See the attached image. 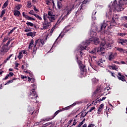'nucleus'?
Wrapping results in <instances>:
<instances>
[{
  "label": "nucleus",
  "mask_w": 127,
  "mask_h": 127,
  "mask_svg": "<svg viewBox=\"0 0 127 127\" xmlns=\"http://www.w3.org/2000/svg\"><path fill=\"white\" fill-rule=\"evenodd\" d=\"M22 15L23 16V17H25V18H27V15L25 14V12H22Z\"/></svg>",
  "instance_id": "603ef678"
},
{
  "label": "nucleus",
  "mask_w": 127,
  "mask_h": 127,
  "mask_svg": "<svg viewBox=\"0 0 127 127\" xmlns=\"http://www.w3.org/2000/svg\"><path fill=\"white\" fill-rule=\"evenodd\" d=\"M76 125H77V122H76V120H74V122L72 124V126H76Z\"/></svg>",
  "instance_id": "69168bd1"
},
{
  "label": "nucleus",
  "mask_w": 127,
  "mask_h": 127,
  "mask_svg": "<svg viewBox=\"0 0 127 127\" xmlns=\"http://www.w3.org/2000/svg\"><path fill=\"white\" fill-rule=\"evenodd\" d=\"M92 126H95L93 124H89L87 127H92Z\"/></svg>",
  "instance_id": "774afa93"
},
{
  "label": "nucleus",
  "mask_w": 127,
  "mask_h": 127,
  "mask_svg": "<svg viewBox=\"0 0 127 127\" xmlns=\"http://www.w3.org/2000/svg\"><path fill=\"white\" fill-rule=\"evenodd\" d=\"M28 111L29 113H30L29 114H31V113H32V112H33L34 111V108L33 107H29L28 108Z\"/></svg>",
  "instance_id": "a878e982"
},
{
  "label": "nucleus",
  "mask_w": 127,
  "mask_h": 127,
  "mask_svg": "<svg viewBox=\"0 0 127 127\" xmlns=\"http://www.w3.org/2000/svg\"><path fill=\"white\" fill-rule=\"evenodd\" d=\"M40 40H37L35 41V44L34 45V48L33 49V53H34V54H36V51L37 50L38 48H39V47H40Z\"/></svg>",
  "instance_id": "9b49d317"
},
{
  "label": "nucleus",
  "mask_w": 127,
  "mask_h": 127,
  "mask_svg": "<svg viewBox=\"0 0 127 127\" xmlns=\"http://www.w3.org/2000/svg\"><path fill=\"white\" fill-rule=\"evenodd\" d=\"M96 13H97V11H96V10H94L92 14V18L93 20H96V16H95V15H96Z\"/></svg>",
  "instance_id": "412c9836"
},
{
  "label": "nucleus",
  "mask_w": 127,
  "mask_h": 127,
  "mask_svg": "<svg viewBox=\"0 0 127 127\" xmlns=\"http://www.w3.org/2000/svg\"><path fill=\"white\" fill-rule=\"evenodd\" d=\"M88 114V112H87L85 114H84V113L81 112V117H82V118H85V117H86V116H87Z\"/></svg>",
  "instance_id": "8fccbe9b"
},
{
  "label": "nucleus",
  "mask_w": 127,
  "mask_h": 127,
  "mask_svg": "<svg viewBox=\"0 0 127 127\" xmlns=\"http://www.w3.org/2000/svg\"><path fill=\"white\" fill-rule=\"evenodd\" d=\"M37 111H33L32 113H31V115H34V116H36L37 115Z\"/></svg>",
  "instance_id": "a19ab883"
},
{
  "label": "nucleus",
  "mask_w": 127,
  "mask_h": 127,
  "mask_svg": "<svg viewBox=\"0 0 127 127\" xmlns=\"http://www.w3.org/2000/svg\"><path fill=\"white\" fill-rule=\"evenodd\" d=\"M27 6H28L29 8H30L31 6H32V5H31V1H28L27 2Z\"/></svg>",
  "instance_id": "58836bf2"
},
{
  "label": "nucleus",
  "mask_w": 127,
  "mask_h": 127,
  "mask_svg": "<svg viewBox=\"0 0 127 127\" xmlns=\"http://www.w3.org/2000/svg\"><path fill=\"white\" fill-rule=\"evenodd\" d=\"M52 0H45V1H46V4L47 5H49V4L50 3H51V2H50V1H51Z\"/></svg>",
  "instance_id": "49530a36"
},
{
  "label": "nucleus",
  "mask_w": 127,
  "mask_h": 127,
  "mask_svg": "<svg viewBox=\"0 0 127 127\" xmlns=\"http://www.w3.org/2000/svg\"><path fill=\"white\" fill-rule=\"evenodd\" d=\"M99 51H100L99 48H95L90 52V53H91V54H97V53H99Z\"/></svg>",
  "instance_id": "6ab92c4d"
},
{
  "label": "nucleus",
  "mask_w": 127,
  "mask_h": 127,
  "mask_svg": "<svg viewBox=\"0 0 127 127\" xmlns=\"http://www.w3.org/2000/svg\"><path fill=\"white\" fill-rule=\"evenodd\" d=\"M13 82V80H9L7 83H6L4 84V86H5V85H9V83H12Z\"/></svg>",
  "instance_id": "c03bdc74"
},
{
  "label": "nucleus",
  "mask_w": 127,
  "mask_h": 127,
  "mask_svg": "<svg viewBox=\"0 0 127 127\" xmlns=\"http://www.w3.org/2000/svg\"><path fill=\"white\" fill-rule=\"evenodd\" d=\"M8 77H9V75L7 74L5 77V78H3L2 80H6Z\"/></svg>",
  "instance_id": "e2e57ef3"
},
{
  "label": "nucleus",
  "mask_w": 127,
  "mask_h": 127,
  "mask_svg": "<svg viewBox=\"0 0 127 127\" xmlns=\"http://www.w3.org/2000/svg\"><path fill=\"white\" fill-rule=\"evenodd\" d=\"M52 123L51 122H49L48 123H46L45 124H44V126H45V127H48V126H49L50 125H52Z\"/></svg>",
  "instance_id": "3c124183"
},
{
  "label": "nucleus",
  "mask_w": 127,
  "mask_h": 127,
  "mask_svg": "<svg viewBox=\"0 0 127 127\" xmlns=\"http://www.w3.org/2000/svg\"><path fill=\"white\" fill-rule=\"evenodd\" d=\"M57 6L59 9H61V8H62V3L59 1H58Z\"/></svg>",
  "instance_id": "b1692460"
},
{
  "label": "nucleus",
  "mask_w": 127,
  "mask_h": 127,
  "mask_svg": "<svg viewBox=\"0 0 127 127\" xmlns=\"http://www.w3.org/2000/svg\"><path fill=\"white\" fill-rule=\"evenodd\" d=\"M116 58V56L113 53H110V55H109L108 60L109 61H113L114 59Z\"/></svg>",
  "instance_id": "f3484780"
},
{
  "label": "nucleus",
  "mask_w": 127,
  "mask_h": 127,
  "mask_svg": "<svg viewBox=\"0 0 127 127\" xmlns=\"http://www.w3.org/2000/svg\"><path fill=\"white\" fill-rule=\"evenodd\" d=\"M27 36H30L31 37H34L36 35V32H30L26 34Z\"/></svg>",
  "instance_id": "aec40b11"
},
{
  "label": "nucleus",
  "mask_w": 127,
  "mask_h": 127,
  "mask_svg": "<svg viewBox=\"0 0 127 127\" xmlns=\"http://www.w3.org/2000/svg\"><path fill=\"white\" fill-rule=\"evenodd\" d=\"M20 77H21V79H26V78H27V77H26V76H25V75H21V76H20Z\"/></svg>",
  "instance_id": "4d7b16f0"
},
{
  "label": "nucleus",
  "mask_w": 127,
  "mask_h": 127,
  "mask_svg": "<svg viewBox=\"0 0 127 127\" xmlns=\"http://www.w3.org/2000/svg\"><path fill=\"white\" fill-rule=\"evenodd\" d=\"M112 18H114L115 19H119V15L115 14L114 15Z\"/></svg>",
  "instance_id": "37998d69"
},
{
  "label": "nucleus",
  "mask_w": 127,
  "mask_h": 127,
  "mask_svg": "<svg viewBox=\"0 0 127 127\" xmlns=\"http://www.w3.org/2000/svg\"><path fill=\"white\" fill-rule=\"evenodd\" d=\"M7 5H8V0H7L3 4V6H2V8H5V7H6V6H7Z\"/></svg>",
  "instance_id": "393cba45"
},
{
  "label": "nucleus",
  "mask_w": 127,
  "mask_h": 127,
  "mask_svg": "<svg viewBox=\"0 0 127 127\" xmlns=\"http://www.w3.org/2000/svg\"><path fill=\"white\" fill-rule=\"evenodd\" d=\"M109 72L111 74V76H112V77H114V78H116V76H115V73L111 71V70H109Z\"/></svg>",
  "instance_id": "de8ad7c7"
},
{
  "label": "nucleus",
  "mask_w": 127,
  "mask_h": 127,
  "mask_svg": "<svg viewBox=\"0 0 127 127\" xmlns=\"http://www.w3.org/2000/svg\"><path fill=\"white\" fill-rule=\"evenodd\" d=\"M100 91V88H97L96 90L93 92V96L94 95H96V94H98L99 92Z\"/></svg>",
  "instance_id": "7c9ffc66"
},
{
  "label": "nucleus",
  "mask_w": 127,
  "mask_h": 127,
  "mask_svg": "<svg viewBox=\"0 0 127 127\" xmlns=\"http://www.w3.org/2000/svg\"><path fill=\"white\" fill-rule=\"evenodd\" d=\"M118 35H119V36H121L122 37H124V36H126V33H118Z\"/></svg>",
  "instance_id": "4c0bfd02"
},
{
  "label": "nucleus",
  "mask_w": 127,
  "mask_h": 127,
  "mask_svg": "<svg viewBox=\"0 0 127 127\" xmlns=\"http://www.w3.org/2000/svg\"><path fill=\"white\" fill-rule=\"evenodd\" d=\"M90 38L89 39H94V38H96L97 37V33L96 32H94L93 31H91L90 32Z\"/></svg>",
  "instance_id": "a211bd4d"
},
{
  "label": "nucleus",
  "mask_w": 127,
  "mask_h": 127,
  "mask_svg": "<svg viewBox=\"0 0 127 127\" xmlns=\"http://www.w3.org/2000/svg\"><path fill=\"white\" fill-rule=\"evenodd\" d=\"M46 17H47V13H44L43 19L44 22L42 23L43 27L41 28V30H45L46 29H48V28L51 26V22H51V21L49 22Z\"/></svg>",
  "instance_id": "20e7f679"
},
{
  "label": "nucleus",
  "mask_w": 127,
  "mask_h": 127,
  "mask_svg": "<svg viewBox=\"0 0 127 127\" xmlns=\"http://www.w3.org/2000/svg\"><path fill=\"white\" fill-rule=\"evenodd\" d=\"M53 13L51 11H48L47 17L51 22H53L56 19L55 15L52 14Z\"/></svg>",
  "instance_id": "1a4fd4ad"
},
{
  "label": "nucleus",
  "mask_w": 127,
  "mask_h": 127,
  "mask_svg": "<svg viewBox=\"0 0 127 127\" xmlns=\"http://www.w3.org/2000/svg\"><path fill=\"white\" fill-rule=\"evenodd\" d=\"M121 2H122V0L119 1V4L117 3V0H115L112 3V5L111 6V5H109L108 6L109 8V12H112V9L113 10V11H122V10H124V7H123V5L121 4Z\"/></svg>",
  "instance_id": "f03ea898"
},
{
  "label": "nucleus",
  "mask_w": 127,
  "mask_h": 127,
  "mask_svg": "<svg viewBox=\"0 0 127 127\" xmlns=\"http://www.w3.org/2000/svg\"><path fill=\"white\" fill-rule=\"evenodd\" d=\"M29 14H31V15H34L36 14H34V11H33V10H31L29 12H28Z\"/></svg>",
  "instance_id": "e433bc0d"
},
{
  "label": "nucleus",
  "mask_w": 127,
  "mask_h": 127,
  "mask_svg": "<svg viewBox=\"0 0 127 127\" xmlns=\"http://www.w3.org/2000/svg\"><path fill=\"white\" fill-rule=\"evenodd\" d=\"M1 14H3V15L4 14H5V9L2 10L1 12Z\"/></svg>",
  "instance_id": "680f3d73"
},
{
  "label": "nucleus",
  "mask_w": 127,
  "mask_h": 127,
  "mask_svg": "<svg viewBox=\"0 0 127 127\" xmlns=\"http://www.w3.org/2000/svg\"><path fill=\"white\" fill-rule=\"evenodd\" d=\"M23 57V55H22V52H20L19 53V55L17 56V58L18 59H22V58Z\"/></svg>",
  "instance_id": "c85d7f7f"
},
{
  "label": "nucleus",
  "mask_w": 127,
  "mask_h": 127,
  "mask_svg": "<svg viewBox=\"0 0 127 127\" xmlns=\"http://www.w3.org/2000/svg\"><path fill=\"white\" fill-rule=\"evenodd\" d=\"M26 19H27V20H35V19L31 17H30L29 16H28L27 17Z\"/></svg>",
  "instance_id": "f704fd0d"
},
{
  "label": "nucleus",
  "mask_w": 127,
  "mask_h": 127,
  "mask_svg": "<svg viewBox=\"0 0 127 127\" xmlns=\"http://www.w3.org/2000/svg\"><path fill=\"white\" fill-rule=\"evenodd\" d=\"M8 40V37H5L3 40V42H5V41Z\"/></svg>",
  "instance_id": "864d4df0"
},
{
  "label": "nucleus",
  "mask_w": 127,
  "mask_h": 127,
  "mask_svg": "<svg viewBox=\"0 0 127 127\" xmlns=\"http://www.w3.org/2000/svg\"><path fill=\"white\" fill-rule=\"evenodd\" d=\"M12 55H13V54H11L9 55V57H8L6 59H5V60H4L3 62L4 63H6L7 62V61H8V60H9L10 59V58L12 57Z\"/></svg>",
  "instance_id": "cd10ccee"
},
{
  "label": "nucleus",
  "mask_w": 127,
  "mask_h": 127,
  "mask_svg": "<svg viewBox=\"0 0 127 127\" xmlns=\"http://www.w3.org/2000/svg\"><path fill=\"white\" fill-rule=\"evenodd\" d=\"M21 7H22V5L20 4H19L17 6H15V8H16L17 10H19V9H20Z\"/></svg>",
  "instance_id": "2f4dec72"
},
{
  "label": "nucleus",
  "mask_w": 127,
  "mask_h": 127,
  "mask_svg": "<svg viewBox=\"0 0 127 127\" xmlns=\"http://www.w3.org/2000/svg\"><path fill=\"white\" fill-rule=\"evenodd\" d=\"M29 31H31V28L29 27L28 29H25L24 32H29Z\"/></svg>",
  "instance_id": "09e8293b"
},
{
  "label": "nucleus",
  "mask_w": 127,
  "mask_h": 127,
  "mask_svg": "<svg viewBox=\"0 0 127 127\" xmlns=\"http://www.w3.org/2000/svg\"><path fill=\"white\" fill-rule=\"evenodd\" d=\"M14 15L15 16H19V15H20V11L17 10H14Z\"/></svg>",
  "instance_id": "4be33fe9"
},
{
  "label": "nucleus",
  "mask_w": 127,
  "mask_h": 127,
  "mask_svg": "<svg viewBox=\"0 0 127 127\" xmlns=\"http://www.w3.org/2000/svg\"><path fill=\"white\" fill-rule=\"evenodd\" d=\"M26 24L27 26H30L31 27H33V26L34 25V24H33V23H31L28 21L26 22Z\"/></svg>",
  "instance_id": "c756f323"
},
{
  "label": "nucleus",
  "mask_w": 127,
  "mask_h": 127,
  "mask_svg": "<svg viewBox=\"0 0 127 127\" xmlns=\"http://www.w3.org/2000/svg\"><path fill=\"white\" fill-rule=\"evenodd\" d=\"M52 1V2L53 3V7L54 8V6H55V3H54V0H50Z\"/></svg>",
  "instance_id": "bf43d9fd"
},
{
  "label": "nucleus",
  "mask_w": 127,
  "mask_h": 127,
  "mask_svg": "<svg viewBox=\"0 0 127 127\" xmlns=\"http://www.w3.org/2000/svg\"><path fill=\"white\" fill-rule=\"evenodd\" d=\"M33 43H34V41H33V40H31V42L30 43V44L28 47L29 49H30V48H31L32 47H33V45H33Z\"/></svg>",
  "instance_id": "bb28decb"
},
{
  "label": "nucleus",
  "mask_w": 127,
  "mask_h": 127,
  "mask_svg": "<svg viewBox=\"0 0 127 127\" xmlns=\"http://www.w3.org/2000/svg\"><path fill=\"white\" fill-rule=\"evenodd\" d=\"M8 75H9V76L12 77V76H13L14 74H13V72H9Z\"/></svg>",
  "instance_id": "13d9d810"
},
{
  "label": "nucleus",
  "mask_w": 127,
  "mask_h": 127,
  "mask_svg": "<svg viewBox=\"0 0 127 127\" xmlns=\"http://www.w3.org/2000/svg\"><path fill=\"white\" fill-rule=\"evenodd\" d=\"M102 111H103V110H102L101 109H98L97 114H98V115H100V114H101V112Z\"/></svg>",
  "instance_id": "0e129e2a"
},
{
  "label": "nucleus",
  "mask_w": 127,
  "mask_h": 127,
  "mask_svg": "<svg viewBox=\"0 0 127 127\" xmlns=\"http://www.w3.org/2000/svg\"><path fill=\"white\" fill-rule=\"evenodd\" d=\"M112 67V70H116V66H114L113 65L110 66Z\"/></svg>",
  "instance_id": "338daca9"
},
{
  "label": "nucleus",
  "mask_w": 127,
  "mask_h": 127,
  "mask_svg": "<svg viewBox=\"0 0 127 127\" xmlns=\"http://www.w3.org/2000/svg\"><path fill=\"white\" fill-rule=\"evenodd\" d=\"M59 23H60V19H59L57 22L56 23V24L55 25V26L52 28V29L51 30L50 33L48 34V35H50V36H51V35H52V33H53V31H54V29H55L56 28V25H57L58 24H59Z\"/></svg>",
  "instance_id": "2eb2a0df"
},
{
  "label": "nucleus",
  "mask_w": 127,
  "mask_h": 127,
  "mask_svg": "<svg viewBox=\"0 0 127 127\" xmlns=\"http://www.w3.org/2000/svg\"><path fill=\"white\" fill-rule=\"evenodd\" d=\"M80 50H81V51H80L79 59H80V60H82V59H83V55H84V53H83L82 51H83V50H89V47H88V46L87 45H85V44H84V42H83L82 46H80Z\"/></svg>",
  "instance_id": "423d86ee"
},
{
  "label": "nucleus",
  "mask_w": 127,
  "mask_h": 127,
  "mask_svg": "<svg viewBox=\"0 0 127 127\" xmlns=\"http://www.w3.org/2000/svg\"><path fill=\"white\" fill-rule=\"evenodd\" d=\"M98 109H99V110H101L103 111V110H104V104H101L99 106Z\"/></svg>",
  "instance_id": "c9c22d12"
},
{
  "label": "nucleus",
  "mask_w": 127,
  "mask_h": 127,
  "mask_svg": "<svg viewBox=\"0 0 127 127\" xmlns=\"http://www.w3.org/2000/svg\"><path fill=\"white\" fill-rule=\"evenodd\" d=\"M96 101H95L94 104V105H97V104H98V102H102V99H98V100H96Z\"/></svg>",
  "instance_id": "79ce46f5"
},
{
  "label": "nucleus",
  "mask_w": 127,
  "mask_h": 127,
  "mask_svg": "<svg viewBox=\"0 0 127 127\" xmlns=\"http://www.w3.org/2000/svg\"><path fill=\"white\" fill-rule=\"evenodd\" d=\"M40 43H41L42 44V45L41 46V47H42L43 45H44V40H40Z\"/></svg>",
  "instance_id": "ea45409f"
},
{
  "label": "nucleus",
  "mask_w": 127,
  "mask_h": 127,
  "mask_svg": "<svg viewBox=\"0 0 127 127\" xmlns=\"http://www.w3.org/2000/svg\"><path fill=\"white\" fill-rule=\"evenodd\" d=\"M30 96H31L32 97H30L31 100H35V102H37L36 100V99L38 98V95H37V93H36V91H35V89L34 88L30 91Z\"/></svg>",
  "instance_id": "6e6552de"
},
{
  "label": "nucleus",
  "mask_w": 127,
  "mask_h": 127,
  "mask_svg": "<svg viewBox=\"0 0 127 127\" xmlns=\"http://www.w3.org/2000/svg\"><path fill=\"white\" fill-rule=\"evenodd\" d=\"M76 59L78 64L80 66L81 71H82V72H85L86 70V69H85V68L86 67V65L83 64V62H82V61L81 60H79V58H78V57H76Z\"/></svg>",
  "instance_id": "9d476101"
},
{
  "label": "nucleus",
  "mask_w": 127,
  "mask_h": 127,
  "mask_svg": "<svg viewBox=\"0 0 127 127\" xmlns=\"http://www.w3.org/2000/svg\"><path fill=\"white\" fill-rule=\"evenodd\" d=\"M33 9L35 11H39L38 9L36 8V6L35 5H33Z\"/></svg>",
  "instance_id": "5fc2aeb1"
},
{
  "label": "nucleus",
  "mask_w": 127,
  "mask_h": 127,
  "mask_svg": "<svg viewBox=\"0 0 127 127\" xmlns=\"http://www.w3.org/2000/svg\"><path fill=\"white\" fill-rule=\"evenodd\" d=\"M74 8V5H72L70 9H67L65 10L64 12L65 16L62 18V20H64V19H65L68 15H69V14L71 13V11H72V9Z\"/></svg>",
  "instance_id": "f8f14e48"
},
{
  "label": "nucleus",
  "mask_w": 127,
  "mask_h": 127,
  "mask_svg": "<svg viewBox=\"0 0 127 127\" xmlns=\"http://www.w3.org/2000/svg\"><path fill=\"white\" fill-rule=\"evenodd\" d=\"M94 110H95V107H92V108L89 110V111H88L87 112V113H89V112H92V111H94Z\"/></svg>",
  "instance_id": "6e6d98bb"
},
{
  "label": "nucleus",
  "mask_w": 127,
  "mask_h": 127,
  "mask_svg": "<svg viewBox=\"0 0 127 127\" xmlns=\"http://www.w3.org/2000/svg\"><path fill=\"white\" fill-rule=\"evenodd\" d=\"M10 42V41H8L6 44H4L0 50V52L6 53L9 50L8 45H9Z\"/></svg>",
  "instance_id": "0eeeda50"
},
{
  "label": "nucleus",
  "mask_w": 127,
  "mask_h": 127,
  "mask_svg": "<svg viewBox=\"0 0 127 127\" xmlns=\"http://www.w3.org/2000/svg\"><path fill=\"white\" fill-rule=\"evenodd\" d=\"M92 81L93 84H96V83H98V79H97L96 78H93L92 79Z\"/></svg>",
  "instance_id": "72a5a7b5"
},
{
  "label": "nucleus",
  "mask_w": 127,
  "mask_h": 127,
  "mask_svg": "<svg viewBox=\"0 0 127 127\" xmlns=\"http://www.w3.org/2000/svg\"><path fill=\"white\" fill-rule=\"evenodd\" d=\"M105 45H106V43H101L100 44V47L99 48V51L98 52L99 54L100 55H103L105 53V52H103L105 49H106V48H105Z\"/></svg>",
  "instance_id": "ddd939ff"
},
{
  "label": "nucleus",
  "mask_w": 127,
  "mask_h": 127,
  "mask_svg": "<svg viewBox=\"0 0 127 127\" xmlns=\"http://www.w3.org/2000/svg\"><path fill=\"white\" fill-rule=\"evenodd\" d=\"M85 1L83 2V3L79 7L78 10H81V9H85Z\"/></svg>",
  "instance_id": "5701e85b"
},
{
  "label": "nucleus",
  "mask_w": 127,
  "mask_h": 127,
  "mask_svg": "<svg viewBox=\"0 0 127 127\" xmlns=\"http://www.w3.org/2000/svg\"><path fill=\"white\" fill-rule=\"evenodd\" d=\"M118 75L120 76H119V75H117V78H118L119 80H121L123 82L127 81V80L125 79V76L122 75V73H121L120 72H119Z\"/></svg>",
  "instance_id": "dca6fc26"
},
{
  "label": "nucleus",
  "mask_w": 127,
  "mask_h": 127,
  "mask_svg": "<svg viewBox=\"0 0 127 127\" xmlns=\"http://www.w3.org/2000/svg\"><path fill=\"white\" fill-rule=\"evenodd\" d=\"M21 52H22V53H23L24 54H26V55H27V52H26V50H24L22 51Z\"/></svg>",
  "instance_id": "052dcab7"
},
{
  "label": "nucleus",
  "mask_w": 127,
  "mask_h": 127,
  "mask_svg": "<svg viewBox=\"0 0 127 127\" xmlns=\"http://www.w3.org/2000/svg\"><path fill=\"white\" fill-rule=\"evenodd\" d=\"M74 106H76V103H73L71 105H69L67 107H66L65 108H62V109H60L58 111H57L52 116H49L46 117V118L44 119H41L39 124H44L45 122H48L49 121H51L52 120H53L59 114V113H61V112H63V111H66L68 110H70L71 108H73Z\"/></svg>",
  "instance_id": "f257e3e1"
},
{
  "label": "nucleus",
  "mask_w": 127,
  "mask_h": 127,
  "mask_svg": "<svg viewBox=\"0 0 127 127\" xmlns=\"http://www.w3.org/2000/svg\"><path fill=\"white\" fill-rule=\"evenodd\" d=\"M118 43L121 45H126V44L127 45V40L120 39L118 40Z\"/></svg>",
  "instance_id": "4468645a"
},
{
  "label": "nucleus",
  "mask_w": 127,
  "mask_h": 127,
  "mask_svg": "<svg viewBox=\"0 0 127 127\" xmlns=\"http://www.w3.org/2000/svg\"><path fill=\"white\" fill-rule=\"evenodd\" d=\"M116 24V20L115 19L112 17V20L111 22L109 21L104 22L102 24H101V28L100 31H103V30H105L106 28L107 27V30L111 29L113 28L114 25Z\"/></svg>",
  "instance_id": "7ed1b4c3"
},
{
  "label": "nucleus",
  "mask_w": 127,
  "mask_h": 127,
  "mask_svg": "<svg viewBox=\"0 0 127 127\" xmlns=\"http://www.w3.org/2000/svg\"><path fill=\"white\" fill-rule=\"evenodd\" d=\"M93 43L95 44V45H97L100 43V40L98 38H94V39H89V40H87L85 42H83V44L87 45H90V43Z\"/></svg>",
  "instance_id": "39448f33"
},
{
  "label": "nucleus",
  "mask_w": 127,
  "mask_h": 127,
  "mask_svg": "<svg viewBox=\"0 0 127 127\" xmlns=\"http://www.w3.org/2000/svg\"><path fill=\"white\" fill-rule=\"evenodd\" d=\"M34 16H35L36 18H38V19H39V20H42V18L40 16L36 14L35 15H34Z\"/></svg>",
  "instance_id": "473e14b6"
},
{
  "label": "nucleus",
  "mask_w": 127,
  "mask_h": 127,
  "mask_svg": "<svg viewBox=\"0 0 127 127\" xmlns=\"http://www.w3.org/2000/svg\"><path fill=\"white\" fill-rule=\"evenodd\" d=\"M118 51H119V52H123L124 51V49L121 48H117Z\"/></svg>",
  "instance_id": "a18cd8bd"
}]
</instances>
